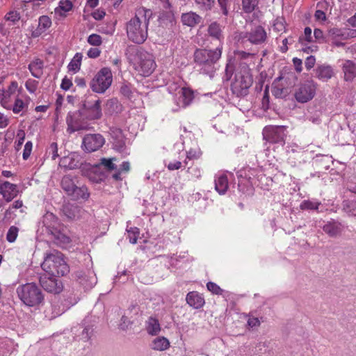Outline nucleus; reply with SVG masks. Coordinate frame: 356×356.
<instances>
[{"label":"nucleus","mask_w":356,"mask_h":356,"mask_svg":"<svg viewBox=\"0 0 356 356\" xmlns=\"http://www.w3.org/2000/svg\"><path fill=\"white\" fill-rule=\"evenodd\" d=\"M264 138L271 143H284L286 137L284 127L269 126L266 127L263 131Z\"/></svg>","instance_id":"nucleus-9"},{"label":"nucleus","mask_w":356,"mask_h":356,"mask_svg":"<svg viewBox=\"0 0 356 356\" xmlns=\"http://www.w3.org/2000/svg\"><path fill=\"white\" fill-rule=\"evenodd\" d=\"M59 165L66 169H74L77 167L75 160L70 156L61 158Z\"/></svg>","instance_id":"nucleus-34"},{"label":"nucleus","mask_w":356,"mask_h":356,"mask_svg":"<svg viewBox=\"0 0 356 356\" xmlns=\"http://www.w3.org/2000/svg\"><path fill=\"white\" fill-rule=\"evenodd\" d=\"M314 36L316 41L321 42L323 40V32L319 29H315L314 31Z\"/></svg>","instance_id":"nucleus-62"},{"label":"nucleus","mask_w":356,"mask_h":356,"mask_svg":"<svg viewBox=\"0 0 356 356\" xmlns=\"http://www.w3.org/2000/svg\"><path fill=\"white\" fill-rule=\"evenodd\" d=\"M332 76L333 70L330 66L321 65L316 69V76L323 81H327Z\"/></svg>","instance_id":"nucleus-24"},{"label":"nucleus","mask_w":356,"mask_h":356,"mask_svg":"<svg viewBox=\"0 0 356 356\" xmlns=\"http://www.w3.org/2000/svg\"><path fill=\"white\" fill-rule=\"evenodd\" d=\"M72 86V82L70 79H67V77H65L61 82L60 87L62 89L65 90H68L70 89V88Z\"/></svg>","instance_id":"nucleus-58"},{"label":"nucleus","mask_w":356,"mask_h":356,"mask_svg":"<svg viewBox=\"0 0 356 356\" xmlns=\"http://www.w3.org/2000/svg\"><path fill=\"white\" fill-rule=\"evenodd\" d=\"M67 124V131L70 134L81 130H86L89 128L88 120H86L83 111L70 112L66 118Z\"/></svg>","instance_id":"nucleus-7"},{"label":"nucleus","mask_w":356,"mask_h":356,"mask_svg":"<svg viewBox=\"0 0 356 356\" xmlns=\"http://www.w3.org/2000/svg\"><path fill=\"white\" fill-rule=\"evenodd\" d=\"M63 189L70 195L76 187L73 180L69 176H65L61 181Z\"/></svg>","instance_id":"nucleus-33"},{"label":"nucleus","mask_w":356,"mask_h":356,"mask_svg":"<svg viewBox=\"0 0 356 356\" xmlns=\"http://www.w3.org/2000/svg\"><path fill=\"white\" fill-rule=\"evenodd\" d=\"M23 207L22 200H15L12 205L6 210V213H10L12 212V209H18Z\"/></svg>","instance_id":"nucleus-55"},{"label":"nucleus","mask_w":356,"mask_h":356,"mask_svg":"<svg viewBox=\"0 0 356 356\" xmlns=\"http://www.w3.org/2000/svg\"><path fill=\"white\" fill-rule=\"evenodd\" d=\"M186 302L190 306L198 309L204 305V299L197 291H191L187 294Z\"/></svg>","instance_id":"nucleus-19"},{"label":"nucleus","mask_w":356,"mask_h":356,"mask_svg":"<svg viewBox=\"0 0 356 356\" xmlns=\"http://www.w3.org/2000/svg\"><path fill=\"white\" fill-rule=\"evenodd\" d=\"M102 101L99 99H96L94 104L85 108L83 112L88 121L99 120L102 117Z\"/></svg>","instance_id":"nucleus-14"},{"label":"nucleus","mask_w":356,"mask_h":356,"mask_svg":"<svg viewBox=\"0 0 356 356\" xmlns=\"http://www.w3.org/2000/svg\"><path fill=\"white\" fill-rule=\"evenodd\" d=\"M182 99V106H188L194 98L193 91L188 88H182L181 90V97Z\"/></svg>","instance_id":"nucleus-31"},{"label":"nucleus","mask_w":356,"mask_h":356,"mask_svg":"<svg viewBox=\"0 0 356 356\" xmlns=\"http://www.w3.org/2000/svg\"><path fill=\"white\" fill-rule=\"evenodd\" d=\"M17 82L13 81L10 83L6 90H0V103L3 107L9 109L6 104L9 102L11 95L17 90Z\"/></svg>","instance_id":"nucleus-16"},{"label":"nucleus","mask_w":356,"mask_h":356,"mask_svg":"<svg viewBox=\"0 0 356 356\" xmlns=\"http://www.w3.org/2000/svg\"><path fill=\"white\" fill-rule=\"evenodd\" d=\"M208 33L210 36L219 40L221 36L220 24L216 22L211 23L208 28Z\"/></svg>","instance_id":"nucleus-36"},{"label":"nucleus","mask_w":356,"mask_h":356,"mask_svg":"<svg viewBox=\"0 0 356 356\" xmlns=\"http://www.w3.org/2000/svg\"><path fill=\"white\" fill-rule=\"evenodd\" d=\"M235 54L240 58V59H247L250 57L252 58L254 56V54L252 53H248L244 51H237L235 52Z\"/></svg>","instance_id":"nucleus-57"},{"label":"nucleus","mask_w":356,"mask_h":356,"mask_svg":"<svg viewBox=\"0 0 356 356\" xmlns=\"http://www.w3.org/2000/svg\"><path fill=\"white\" fill-rule=\"evenodd\" d=\"M47 153L51 156L52 160H55L58 157V145L56 143H51L47 149Z\"/></svg>","instance_id":"nucleus-47"},{"label":"nucleus","mask_w":356,"mask_h":356,"mask_svg":"<svg viewBox=\"0 0 356 356\" xmlns=\"http://www.w3.org/2000/svg\"><path fill=\"white\" fill-rule=\"evenodd\" d=\"M130 324H131V322L128 319V318L125 316H122V317L121 318V322L119 325L120 329L125 330L129 327Z\"/></svg>","instance_id":"nucleus-59"},{"label":"nucleus","mask_w":356,"mask_h":356,"mask_svg":"<svg viewBox=\"0 0 356 356\" xmlns=\"http://www.w3.org/2000/svg\"><path fill=\"white\" fill-rule=\"evenodd\" d=\"M316 84L313 81H306L296 90V99L300 103H306L315 96Z\"/></svg>","instance_id":"nucleus-8"},{"label":"nucleus","mask_w":356,"mask_h":356,"mask_svg":"<svg viewBox=\"0 0 356 356\" xmlns=\"http://www.w3.org/2000/svg\"><path fill=\"white\" fill-rule=\"evenodd\" d=\"M182 163L180 161L170 162L168 164L167 168L169 170H179L181 168Z\"/></svg>","instance_id":"nucleus-61"},{"label":"nucleus","mask_w":356,"mask_h":356,"mask_svg":"<svg viewBox=\"0 0 356 356\" xmlns=\"http://www.w3.org/2000/svg\"><path fill=\"white\" fill-rule=\"evenodd\" d=\"M152 15L149 9L143 7L136 9L135 16L127 24V33L130 40L136 44H143L146 40Z\"/></svg>","instance_id":"nucleus-1"},{"label":"nucleus","mask_w":356,"mask_h":356,"mask_svg":"<svg viewBox=\"0 0 356 356\" xmlns=\"http://www.w3.org/2000/svg\"><path fill=\"white\" fill-rule=\"evenodd\" d=\"M293 63L297 72H300L302 71V60L298 58H293Z\"/></svg>","instance_id":"nucleus-64"},{"label":"nucleus","mask_w":356,"mask_h":356,"mask_svg":"<svg viewBox=\"0 0 356 356\" xmlns=\"http://www.w3.org/2000/svg\"><path fill=\"white\" fill-rule=\"evenodd\" d=\"M241 38H248V40L254 44H259L264 42L267 38L265 29L261 26H257L250 32L241 34Z\"/></svg>","instance_id":"nucleus-12"},{"label":"nucleus","mask_w":356,"mask_h":356,"mask_svg":"<svg viewBox=\"0 0 356 356\" xmlns=\"http://www.w3.org/2000/svg\"><path fill=\"white\" fill-rule=\"evenodd\" d=\"M147 323V331L149 334L156 335L161 331V326L156 318L150 317Z\"/></svg>","instance_id":"nucleus-30"},{"label":"nucleus","mask_w":356,"mask_h":356,"mask_svg":"<svg viewBox=\"0 0 356 356\" xmlns=\"http://www.w3.org/2000/svg\"><path fill=\"white\" fill-rule=\"evenodd\" d=\"M19 189L17 185L12 184L8 181H3L0 184V195L3 200L7 202H11L17 196Z\"/></svg>","instance_id":"nucleus-13"},{"label":"nucleus","mask_w":356,"mask_h":356,"mask_svg":"<svg viewBox=\"0 0 356 356\" xmlns=\"http://www.w3.org/2000/svg\"><path fill=\"white\" fill-rule=\"evenodd\" d=\"M200 20L201 17L193 12L184 13L181 15L182 23L188 26H195L200 22Z\"/></svg>","instance_id":"nucleus-25"},{"label":"nucleus","mask_w":356,"mask_h":356,"mask_svg":"<svg viewBox=\"0 0 356 356\" xmlns=\"http://www.w3.org/2000/svg\"><path fill=\"white\" fill-rule=\"evenodd\" d=\"M33 148V143L31 141H27L24 145V151H23V159L24 160H27L31 153Z\"/></svg>","instance_id":"nucleus-51"},{"label":"nucleus","mask_w":356,"mask_h":356,"mask_svg":"<svg viewBox=\"0 0 356 356\" xmlns=\"http://www.w3.org/2000/svg\"><path fill=\"white\" fill-rule=\"evenodd\" d=\"M29 102L30 98L28 96H25L24 99H22L17 95L10 109L15 114H18L20 112L28 109Z\"/></svg>","instance_id":"nucleus-21"},{"label":"nucleus","mask_w":356,"mask_h":356,"mask_svg":"<svg viewBox=\"0 0 356 356\" xmlns=\"http://www.w3.org/2000/svg\"><path fill=\"white\" fill-rule=\"evenodd\" d=\"M140 235V229L138 227H130L127 229V238L131 244H136Z\"/></svg>","instance_id":"nucleus-38"},{"label":"nucleus","mask_w":356,"mask_h":356,"mask_svg":"<svg viewBox=\"0 0 356 356\" xmlns=\"http://www.w3.org/2000/svg\"><path fill=\"white\" fill-rule=\"evenodd\" d=\"M26 134L24 130H18L15 141V149L18 152L21 149L25 140Z\"/></svg>","instance_id":"nucleus-41"},{"label":"nucleus","mask_w":356,"mask_h":356,"mask_svg":"<svg viewBox=\"0 0 356 356\" xmlns=\"http://www.w3.org/2000/svg\"><path fill=\"white\" fill-rule=\"evenodd\" d=\"M40 284L42 289H59L60 288L56 276L49 274L40 276Z\"/></svg>","instance_id":"nucleus-18"},{"label":"nucleus","mask_w":356,"mask_h":356,"mask_svg":"<svg viewBox=\"0 0 356 356\" xmlns=\"http://www.w3.org/2000/svg\"><path fill=\"white\" fill-rule=\"evenodd\" d=\"M87 42L90 45L99 47L102 44V38L99 35L92 33L88 37Z\"/></svg>","instance_id":"nucleus-43"},{"label":"nucleus","mask_w":356,"mask_h":356,"mask_svg":"<svg viewBox=\"0 0 356 356\" xmlns=\"http://www.w3.org/2000/svg\"><path fill=\"white\" fill-rule=\"evenodd\" d=\"M221 54V49L218 47L215 50L197 49L194 52V61L201 67L204 73L211 76L213 65L220 59Z\"/></svg>","instance_id":"nucleus-3"},{"label":"nucleus","mask_w":356,"mask_h":356,"mask_svg":"<svg viewBox=\"0 0 356 356\" xmlns=\"http://www.w3.org/2000/svg\"><path fill=\"white\" fill-rule=\"evenodd\" d=\"M202 154L201 149L199 147L191 148L186 152V159L188 160H197Z\"/></svg>","instance_id":"nucleus-42"},{"label":"nucleus","mask_w":356,"mask_h":356,"mask_svg":"<svg viewBox=\"0 0 356 356\" xmlns=\"http://www.w3.org/2000/svg\"><path fill=\"white\" fill-rule=\"evenodd\" d=\"M343 71L346 81H351L356 76V64L351 60H346L343 65Z\"/></svg>","instance_id":"nucleus-26"},{"label":"nucleus","mask_w":356,"mask_h":356,"mask_svg":"<svg viewBox=\"0 0 356 356\" xmlns=\"http://www.w3.org/2000/svg\"><path fill=\"white\" fill-rule=\"evenodd\" d=\"M247 325L250 328L254 329L260 326L261 322L258 318L254 317L251 314L247 315Z\"/></svg>","instance_id":"nucleus-45"},{"label":"nucleus","mask_w":356,"mask_h":356,"mask_svg":"<svg viewBox=\"0 0 356 356\" xmlns=\"http://www.w3.org/2000/svg\"><path fill=\"white\" fill-rule=\"evenodd\" d=\"M116 160L117 159L115 157L110 159L102 158L99 160V163L97 165V166L102 165L106 170L111 171L116 168V165L114 163V161Z\"/></svg>","instance_id":"nucleus-35"},{"label":"nucleus","mask_w":356,"mask_h":356,"mask_svg":"<svg viewBox=\"0 0 356 356\" xmlns=\"http://www.w3.org/2000/svg\"><path fill=\"white\" fill-rule=\"evenodd\" d=\"M319 203L305 200L300 205L302 209H318Z\"/></svg>","instance_id":"nucleus-49"},{"label":"nucleus","mask_w":356,"mask_h":356,"mask_svg":"<svg viewBox=\"0 0 356 356\" xmlns=\"http://www.w3.org/2000/svg\"><path fill=\"white\" fill-rule=\"evenodd\" d=\"M41 267L51 276H65L70 273V267L65 260L63 254L56 250L46 254Z\"/></svg>","instance_id":"nucleus-2"},{"label":"nucleus","mask_w":356,"mask_h":356,"mask_svg":"<svg viewBox=\"0 0 356 356\" xmlns=\"http://www.w3.org/2000/svg\"><path fill=\"white\" fill-rule=\"evenodd\" d=\"M215 188L219 194L222 193V175L219 176L217 180H215Z\"/></svg>","instance_id":"nucleus-60"},{"label":"nucleus","mask_w":356,"mask_h":356,"mask_svg":"<svg viewBox=\"0 0 356 356\" xmlns=\"http://www.w3.org/2000/svg\"><path fill=\"white\" fill-rule=\"evenodd\" d=\"M18 296L27 306L33 307L42 302L43 295L40 291H18Z\"/></svg>","instance_id":"nucleus-11"},{"label":"nucleus","mask_w":356,"mask_h":356,"mask_svg":"<svg viewBox=\"0 0 356 356\" xmlns=\"http://www.w3.org/2000/svg\"><path fill=\"white\" fill-rule=\"evenodd\" d=\"M52 24L51 18L47 15H42L38 19V25L36 29L32 31L31 36L38 38L46 32Z\"/></svg>","instance_id":"nucleus-15"},{"label":"nucleus","mask_w":356,"mask_h":356,"mask_svg":"<svg viewBox=\"0 0 356 356\" xmlns=\"http://www.w3.org/2000/svg\"><path fill=\"white\" fill-rule=\"evenodd\" d=\"M83 55L81 53H76L68 64L67 68L70 72L76 73L81 68Z\"/></svg>","instance_id":"nucleus-29"},{"label":"nucleus","mask_w":356,"mask_h":356,"mask_svg":"<svg viewBox=\"0 0 356 356\" xmlns=\"http://www.w3.org/2000/svg\"><path fill=\"white\" fill-rule=\"evenodd\" d=\"M323 231L331 237L339 235L342 231V226L340 222L332 221L328 222L323 226Z\"/></svg>","instance_id":"nucleus-22"},{"label":"nucleus","mask_w":356,"mask_h":356,"mask_svg":"<svg viewBox=\"0 0 356 356\" xmlns=\"http://www.w3.org/2000/svg\"><path fill=\"white\" fill-rule=\"evenodd\" d=\"M10 123L9 118L0 112V129L6 128Z\"/></svg>","instance_id":"nucleus-53"},{"label":"nucleus","mask_w":356,"mask_h":356,"mask_svg":"<svg viewBox=\"0 0 356 356\" xmlns=\"http://www.w3.org/2000/svg\"><path fill=\"white\" fill-rule=\"evenodd\" d=\"M234 66L232 61L229 60L226 65L225 68V74L227 76V79H229L233 72H234Z\"/></svg>","instance_id":"nucleus-56"},{"label":"nucleus","mask_w":356,"mask_h":356,"mask_svg":"<svg viewBox=\"0 0 356 356\" xmlns=\"http://www.w3.org/2000/svg\"><path fill=\"white\" fill-rule=\"evenodd\" d=\"M293 42V38L291 36H290L287 38H284L282 42V45L279 47L280 51L283 54L287 52V51L289 49L288 44H292Z\"/></svg>","instance_id":"nucleus-50"},{"label":"nucleus","mask_w":356,"mask_h":356,"mask_svg":"<svg viewBox=\"0 0 356 356\" xmlns=\"http://www.w3.org/2000/svg\"><path fill=\"white\" fill-rule=\"evenodd\" d=\"M44 62L38 58H34L29 65V70L31 75L40 79L43 74Z\"/></svg>","instance_id":"nucleus-20"},{"label":"nucleus","mask_w":356,"mask_h":356,"mask_svg":"<svg viewBox=\"0 0 356 356\" xmlns=\"http://www.w3.org/2000/svg\"><path fill=\"white\" fill-rule=\"evenodd\" d=\"M106 13L104 10H97L92 13V17L97 20H100L104 17Z\"/></svg>","instance_id":"nucleus-63"},{"label":"nucleus","mask_w":356,"mask_h":356,"mask_svg":"<svg viewBox=\"0 0 356 356\" xmlns=\"http://www.w3.org/2000/svg\"><path fill=\"white\" fill-rule=\"evenodd\" d=\"M20 19V14L16 10H12L6 14L2 26L15 25Z\"/></svg>","instance_id":"nucleus-28"},{"label":"nucleus","mask_w":356,"mask_h":356,"mask_svg":"<svg viewBox=\"0 0 356 356\" xmlns=\"http://www.w3.org/2000/svg\"><path fill=\"white\" fill-rule=\"evenodd\" d=\"M73 8V3L70 0H60L58 6L55 8L54 12L56 15L62 17L67 16L68 12L71 11Z\"/></svg>","instance_id":"nucleus-23"},{"label":"nucleus","mask_w":356,"mask_h":356,"mask_svg":"<svg viewBox=\"0 0 356 356\" xmlns=\"http://www.w3.org/2000/svg\"><path fill=\"white\" fill-rule=\"evenodd\" d=\"M101 54V50L97 47L90 48L87 52V56L90 58H97Z\"/></svg>","instance_id":"nucleus-52"},{"label":"nucleus","mask_w":356,"mask_h":356,"mask_svg":"<svg viewBox=\"0 0 356 356\" xmlns=\"http://www.w3.org/2000/svg\"><path fill=\"white\" fill-rule=\"evenodd\" d=\"M316 63V58L314 56H308L305 62V67L307 70H311L312 67H314Z\"/></svg>","instance_id":"nucleus-54"},{"label":"nucleus","mask_w":356,"mask_h":356,"mask_svg":"<svg viewBox=\"0 0 356 356\" xmlns=\"http://www.w3.org/2000/svg\"><path fill=\"white\" fill-rule=\"evenodd\" d=\"M273 30L276 32L285 31V21L283 18H277L273 26Z\"/></svg>","instance_id":"nucleus-46"},{"label":"nucleus","mask_w":356,"mask_h":356,"mask_svg":"<svg viewBox=\"0 0 356 356\" xmlns=\"http://www.w3.org/2000/svg\"><path fill=\"white\" fill-rule=\"evenodd\" d=\"M38 81L29 79L25 83V88L30 93H34L38 88Z\"/></svg>","instance_id":"nucleus-44"},{"label":"nucleus","mask_w":356,"mask_h":356,"mask_svg":"<svg viewBox=\"0 0 356 356\" xmlns=\"http://www.w3.org/2000/svg\"><path fill=\"white\" fill-rule=\"evenodd\" d=\"M252 83L250 70L245 67L236 74L234 81L231 84V90L236 96H244L248 94Z\"/></svg>","instance_id":"nucleus-5"},{"label":"nucleus","mask_w":356,"mask_h":356,"mask_svg":"<svg viewBox=\"0 0 356 356\" xmlns=\"http://www.w3.org/2000/svg\"><path fill=\"white\" fill-rule=\"evenodd\" d=\"M19 233V228L16 226H11L8 230V232L6 234V240L9 243H14L17 236Z\"/></svg>","instance_id":"nucleus-40"},{"label":"nucleus","mask_w":356,"mask_h":356,"mask_svg":"<svg viewBox=\"0 0 356 356\" xmlns=\"http://www.w3.org/2000/svg\"><path fill=\"white\" fill-rule=\"evenodd\" d=\"M70 195H71L75 200L80 198L86 200L89 197L90 194L88 191V188L86 186L78 187L76 186Z\"/></svg>","instance_id":"nucleus-32"},{"label":"nucleus","mask_w":356,"mask_h":356,"mask_svg":"<svg viewBox=\"0 0 356 356\" xmlns=\"http://www.w3.org/2000/svg\"><path fill=\"white\" fill-rule=\"evenodd\" d=\"M105 143L104 138L99 134H87L82 141L83 149L91 153L99 149Z\"/></svg>","instance_id":"nucleus-10"},{"label":"nucleus","mask_w":356,"mask_h":356,"mask_svg":"<svg viewBox=\"0 0 356 356\" xmlns=\"http://www.w3.org/2000/svg\"><path fill=\"white\" fill-rule=\"evenodd\" d=\"M170 342L168 339L163 337L155 338L151 343V348L154 350L163 351L168 349Z\"/></svg>","instance_id":"nucleus-27"},{"label":"nucleus","mask_w":356,"mask_h":356,"mask_svg":"<svg viewBox=\"0 0 356 356\" xmlns=\"http://www.w3.org/2000/svg\"><path fill=\"white\" fill-rule=\"evenodd\" d=\"M259 3V0H242L243 10L246 13H252Z\"/></svg>","instance_id":"nucleus-37"},{"label":"nucleus","mask_w":356,"mask_h":356,"mask_svg":"<svg viewBox=\"0 0 356 356\" xmlns=\"http://www.w3.org/2000/svg\"><path fill=\"white\" fill-rule=\"evenodd\" d=\"M113 82L112 72L108 67L102 68L90 83L91 90L97 93H104Z\"/></svg>","instance_id":"nucleus-6"},{"label":"nucleus","mask_w":356,"mask_h":356,"mask_svg":"<svg viewBox=\"0 0 356 356\" xmlns=\"http://www.w3.org/2000/svg\"><path fill=\"white\" fill-rule=\"evenodd\" d=\"M131 63L134 70L143 76H149L156 67L153 56L143 49H136L131 58Z\"/></svg>","instance_id":"nucleus-4"},{"label":"nucleus","mask_w":356,"mask_h":356,"mask_svg":"<svg viewBox=\"0 0 356 356\" xmlns=\"http://www.w3.org/2000/svg\"><path fill=\"white\" fill-rule=\"evenodd\" d=\"M76 276L79 284L86 289L95 287L97 282V277L93 273L86 275L80 272L77 273Z\"/></svg>","instance_id":"nucleus-17"},{"label":"nucleus","mask_w":356,"mask_h":356,"mask_svg":"<svg viewBox=\"0 0 356 356\" xmlns=\"http://www.w3.org/2000/svg\"><path fill=\"white\" fill-rule=\"evenodd\" d=\"M298 42L302 45H306V42H312V34L311 28L306 27L305 29L304 34L299 37Z\"/></svg>","instance_id":"nucleus-39"},{"label":"nucleus","mask_w":356,"mask_h":356,"mask_svg":"<svg viewBox=\"0 0 356 356\" xmlns=\"http://www.w3.org/2000/svg\"><path fill=\"white\" fill-rule=\"evenodd\" d=\"M92 329L89 327H85L81 332V339L85 342H89V343L91 344L90 339L92 335Z\"/></svg>","instance_id":"nucleus-48"}]
</instances>
